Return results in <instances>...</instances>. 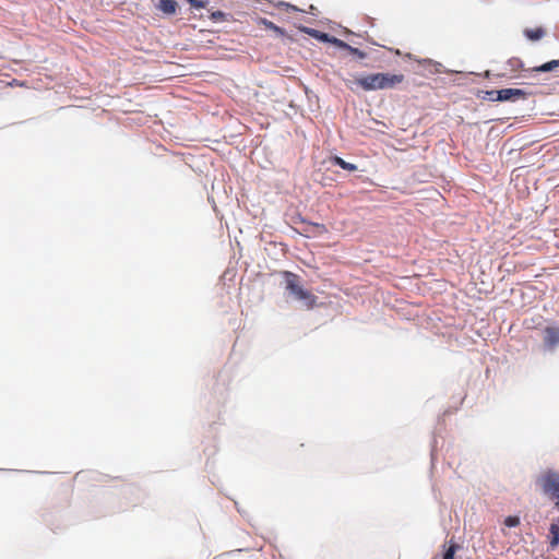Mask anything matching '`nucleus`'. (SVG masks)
I'll list each match as a JSON object with an SVG mask.
<instances>
[{"label":"nucleus","mask_w":559,"mask_h":559,"mask_svg":"<svg viewBox=\"0 0 559 559\" xmlns=\"http://www.w3.org/2000/svg\"><path fill=\"white\" fill-rule=\"evenodd\" d=\"M347 51L359 59H365L367 57V53L365 51L352 46L348 47Z\"/></svg>","instance_id":"17"},{"label":"nucleus","mask_w":559,"mask_h":559,"mask_svg":"<svg viewBox=\"0 0 559 559\" xmlns=\"http://www.w3.org/2000/svg\"><path fill=\"white\" fill-rule=\"evenodd\" d=\"M508 63L511 67L512 71H518V70L523 69V61L520 58H511Z\"/></svg>","instance_id":"13"},{"label":"nucleus","mask_w":559,"mask_h":559,"mask_svg":"<svg viewBox=\"0 0 559 559\" xmlns=\"http://www.w3.org/2000/svg\"><path fill=\"white\" fill-rule=\"evenodd\" d=\"M332 163L348 171L357 170V166L355 164L348 163L338 156L333 157Z\"/></svg>","instance_id":"11"},{"label":"nucleus","mask_w":559,"mask_h":559,"mask_svg":"<svg viewBox=\"0 0 559 559\" xmlns=\"http://www.w3.org/2000/svg\"><path fill=\"white\" fill-rule=\"evenodd\" d=\"M498 91H487L485 92L486 96H484V99H488L491 102H497L495 98L497 96Z\"/></svg>","instance_id":"19"},{"label":"nucleus","mask_w":559,"mask_h":559,"mask_svg":"<svg viewBox=\"0 0 559 559\" xmlns=\"http://www.w3.org/2000/svg\"><path fill=\"white\" fill-rule=\"evenodd\" d=\"M187 2L195 9H202L209 4L207 0H187Z\"/></svg>","instance_id":"14"},{"label":"nucleus","mask_w":559,"mask_h":559,"mask_svg":"<svg viewBox=\"0 0 559 559\" xmlns=\"http://www.w3.org/2000/svg\"><path fill=\"white\" fill-rule=\"evenodd\" d=\"M533 70L536 72H550L559 70V59L548 61L539 67H535Z\"/></svg>","instance_id":"10"},{"label":"nucleus","mask_w":559,"mask_h":559,"mask_svg":"<svg viewBox=\"0 0 559 559\" xmlns=\"http://www.w3.org/2000/svg\"><path fill=\"white\" fill-rule=\"evenodd\" d=\"M284 276L286 278V289L296 299L304 301L307 309H312L316 306L317 296L299 285V276L297 274L286 271Z\"/></svg>","instance_id":"2"},{"label":"nucleus","mask_w":559,"mask_h":559,"mask_svg":"<svg viewBox=\"0 0 559 559\" xmlns=\"http://www.w3.org/2000/svg\"><path fill=\"white\" fill-rule=\"evenodd\" d=\"M538 485L544 493L555 501L556 508L559 509V473L554 471L545 472L538 478Z\"/></svg>","instance_id":"3"},{"label":"nucleus","mask_w":559,"mask_h":559,"mask_svg":"<svg viewBox=\"0 0 559 559\" xmlns=\"http://www.w3.org/2000/svg\"><path fill=\"white\" fill-rule=\"evenodd\" d=\"M544 340L547 346H556L559 343V328H546Z\"/></svg>","instance_id":"7"},{"label":"nucleus","mask_w":559,"mask_h":559,"mask_svg":"<svg viewBox=\"0 0 559 559\" xmlns=\"http://www.w3.org/2000/svg\"><path fill=\"white\" fill-rule=\"evenodd\" d=\"M405 80L404 74H392V73H370L361 76H357L354 81L346 82V85L354 90L353 85L360 87L365 92L378 91V90H392Z\"/></svg>","instance_id":"1"},{"label":"nucleus","mask_w":559,"mask_h":559,"mask_svg":"<svg viewBox=\"0 0 559 559\" xmlns=\"http://www.w3.org/2000/svg\"><path fill=\"white\" fill-rule=\"evenodd\" d=\"M302 224L305 226L304 231L308 236L319 237V236H322V235L329 233V229L326 228V226L324 224L306 222V221H302Z\"/></svg>","instance_id":"5"},{"label":"nucleus","mask_w":559,"mask_h":559,"mask_svg":"<svg viewBox=\"0 0 559 559\" xmlns=\"http://www.w3.org/2000/svg\"><path fill=\"white\" fill-rule=\"evenodd\" d=\"M457 546L455 544H451L449 548L443 554L442 559H454V554L456 551Z\"/></svg>","instance_id":"16"},{"label":"nucleus","mask_w":559,"mask_h":559,"mask_svg":"<svg viewBox=\"0 0 559 559\" xmlns=\"http://www.w3.org/2000/svg\"><path fill=\"white\" fill-rule=\"evenodd\" d=\"M527 93L521 88H503L499 90L496 96L498 102H515L525 98Z\"/></svg>","instance_id":"4"},{"label":"nucleus","mask_w":559,"mask_h":559,"mask_svg":"<svg viewBox=\"0 0 559 559\" xmlns=\"http://www.w3.org/2000/svg\"><path fill=\"white\" fill-rule=\"evenodd\" d=\"M520 524V519L518 516H507L504 520V525L508 527H515Z\"/></svg>","instance_id":"15"},{"label":"nucleus","mask_w":559,"mask_h":559,"mask_svg":"<svg viewBox=\"0 0 559 559\" xmlns=\"http://www.w3.org/2000/svg\"><path fill=\"white\" fill-rule=\"evenodd\" d=\"M308 33L309 34H313L317 38H320L322 40H329V35L325 34V33H320V35H319V32L318 31H313V29L308 32Z\"/></svg>","instance_id":"20"},{"label":"nucleus","mask_w":559,"mask_h":559,"mask_svg":"<svg viewBox=\"0 0 559 559\" xmlns=\"http://www.w3.org/2000/svg\"><path fill=\"white\" fill-rule=\"evenodd\" d=\"M224 17H225V13L222 11H214L211 13V20L214 22L222 21V20H224Z\"/></svg>","instance_id":"18"},{"label":"nucleus","mask_w":559,"mask_h":559,"mask_svg":"<svg viewBox=\"0 0 559 559\" xmlns=\"http://www.w3.org/2000/svg\"><path fill=\"white\" fill-rule=\"evenodd\" d=\"M332 41H333L337 47L343 48V49H346V50H347V49H348V47L350 46V45H348L347 43H345V41H343V40H341V39H337V38H333V40H332Z\"/></svg>","instance_id":"21"},{"label":"nucleus","mask_w":559,"mask_h":559,"mask_svg":"<svg viewBox=\"0 0 559 559\" xmlns=\"http://www.w3.org/2000/svg\"><path fill=\"white\" fill-rule=\"evenodd\" d=\"M559 545V516L550 524L549 527V547L556 549Z\"/></svg>","instance_id":"6"},{"label":"nucleus","mask_w":559,"mask_h":559,"mask_svg":"<svg viewBox=\"0 0 559 559\" xmlns=\"http://www.w3.org/2000/svg\"><path fill=\"white\" fill-rule=\"evenodd\" d=\"M545 34H546V32L543 27L525 28L524 29L525 37L532 41L542 39L545 36Z\"/></svg>","instance_id":"9"},{"label":"nucleus","mask_w":559,"mask_h":559,"mask_svg":"<svg viewBox=\"0 0 559 559\" xmlns=\"http://www.w3.org/2000/svg\"><path fill=\"white\" fill-rule=\"evenodd\" d=\"M178 8L176 0H160L157 4V9L165 14H175Z\"/></svg>","instance_id":"8"},{"label":"nucleus","mask_w":559,"mask_h":559,"mask_svg":"<svg viewBox=\"0 0 559 559\" xmlns=\"http://www.w3.org/2000/svg\"><path fill=\"white\" fill-rule=\"evenodd\" d=\"M261 23H262V24H263L267 29H271V31H273V32H275V33H278V34H281V35H283V34H284V31H283L281 27H278V26H277V25H275L273 22H271V21H269V20H266V19H262V20H261Z\"/></svg>","instance_id":"12"},{"label":"nucleus","mask_w":559,"mask_h":559,"mask_svg":"<svg viewBox=\"0 0 559 559\" xmlns=\"http://www.w3.org/2000/svg\"><path fill=\"white\" fill-rule=\"evenodd\" d=\"M288 8L293 9V10H296V8L294 5H289V4H286Z\"/></svg>","instance_id":"22"}]
</instances>
